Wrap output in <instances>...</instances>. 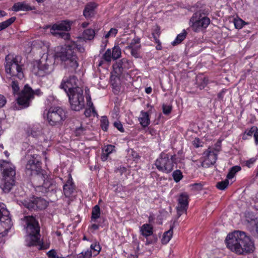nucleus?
I'll return each mask as SVG.
<instances>
[{"label": "nucleus", "instance_id": "nucleus-49", "mask_svg": "<svg viewBox=\"0 0 258 258\" xmlns=\"http://www.w3.org/2000/svg\"><path fill=\"white\" fill-rule=\"evenodd\" d=\"M172 107L170 105H163V112L164 114L168 115L171 111Z\"/></svg>", "mask_w": 258, "mask_h": 258}, {"label": "nucleus", "instance_id": "nucleus-6", "mask_svg": "<svg viewBox=\"0 0 258 258\" xmlns=\"http://www.w3.org/2000/svg\"><path fill=\"white\" fill-rule=\"evenodd\" d=\"M54 63L52 58L44 54L40 60L33 61L32 71L36 76L43 77L53 71Z\"/></svg>", "mask_w": 258, "mask_h": 258}, {"label": "nucleus", "instance_id": "nucleus-28", "mask_svg": "<svg viewBox=\"0 0 258 258\" xmlns=\"http://www.w3.org/2000/svg\"><path fill=\"white\" fill-rule=\"evenodd\" d=\"M35 200L36 209L43 210L47 207L48 203L45 200L41 198H37Z\"/></svg>", "mask_w": 258, "mask_h": 258}, {"label": "nucleus", "instance_id": "nucleus-17", "mask_svg": "<svg viewBox=\"0 0 258 258\" xmlns=\"http://www.w3.org/2000/svg\"><path fill=\"white\" fill-rule=\"evenodd\" d=\"M141 48L140 38L138 37H135L128 43V45L125 47V49L130 50L131 55L135 58L140 57V51Z\"/></svg>", "mask_w": 258, "mask_h": 258}, {"label": "nucleus", "instance_id": "nucleus-15", "mask_svg": "<svg viewBox=\"0 0 258 258\" xmlns=\"http://www.w3.org/2000/svg\"><path fill=\"white\" fill-rule=\"evenodd\" d=\"M204 160L202 163V166L204 168H208L216 163L217 159V151L213 149L208 148L204 152Z\"/></svg>", "mask_w": 258, "mask_h": 258}, {"label": "nucleus", "instance_id": "nucleus-52", "mask_svg": "<svg viewBox=\"0 0 258 258\" xmlns=\"http://www.w3.org/2000/svg\"><path fill=\"white\" fill-rule=\"evenodd\" d=\"M85 130L81 126L79 127H78L75 130V134L77 136H80L83 134Z\"/></svg>", "mask_w": 258, "mask_h": 258}, {"label": "nucleus", "instance_id": "nucleus-39", "mask_svg": "<svg viewBox=\"0 0 258 258\" xmlns=\"http://www.w3.org/2000/svg\"><path fill=\"white\" fill-rule=\"evenodd\" d=\"M67 45L69 47H71V49L74 51L75 48L77 49L79 52L82 53L84 52L85 51V48L83 46H82L81 45H78L74 42H71L70 44Z\"/></svg>", "mask_w": 258, "mask_h": 258}, {"label": "nucleus", "instance_id": "nucleus-50", "mask_svg": "<svg viewBox=\"0 0 258 258\" xmlns=\"http://www.w3.org/2000/svg\"><path fill=\"white\" fill-rule=\"evenodd\" d=\"M257 127L252 126L249 130H247L245 132V134L247 136H252L253 135H254V133L255 132Z\"/></svg>", "mask_w": 258, "mask_h": 258}, {"label": "nucleus", "instance_id": "nucleus-57", "mask_svg": "<svg viewBox=\"0 0 258 258\" xmlns=\"http://www.w3.org/2000/svg\"><path fill=\"white\" fill-rule=\"evenodd\" d=\"M255 161V159L254 158H252L246 161V165L249 167L250 165L253 164Z\"/></svg>", "mask_w": 258, "mask_h": 258}, {"label": "nucleus", "instance_id": "nucleus-9", "mask_svg": "<svg viewBox=\"0 0 258 258\" xmlns=\"http://www.w3.org/2000/svg\"><path fill=\"white\" fill-rule=\"evenodd\" d=\"M69 97V102L71 109L75 111H80L85 106L84 96L83 90L80 87L70 89L67 92Z\"/></svg>", "mask_w": 258, "mask_h": 258}, {"label": "nucleus", "instance_id": "nucleus-60", "mask_svg": "<svg viewBox=\"0 0 258 258\" xmlns=\"http://www.w3.org/2000/svg\"><path fill=\"white\" fill-rule=\"evenodd\" d=\"M152 89L151 87H147L145 89V92L147 94H149L152 92Z\"/></svg>", "mask_w": 258, "mask_h": 258}, {"label": "nucleus", "instance_id": "nucleus-21", "mask_svg": "<svg viewBox=\"0 0 258 258\" xmlns=\"http://www.w3.org/2000/svg\"><path fill=\"white\" fill-rule=\"evenodd\" d=\"M14 11H28L31 10H35V8L34 7H31L27 4L25 2H18L15 3L12 8Z\"/></svg>", "mask_w": 258, "mask_h": 258}, {"label": "nucleus", "instance_id": "nucleus-42", "mask_svg": "<svg viewBox=\"0 0 258 258\" xmlns=\"http://www.w3.org/2000/svg\"><path fill=\"white\" fill-rule=\"evenodd\" d=\"M228 184L229 181L228 179L227 178L224 181L217 182L216 184V187L219 189L223 190H224L228 186Z\"/></svg>", "mask_w": 258, "mask_h": 258}, {"label": "nucleus", "instance_id": "nucleus-31", "mask_svg": "<svg viewBox=\"0 0 258 258\" xmlns=\"http://www.w3.org/2000/svg\"><path fill=\"white\" fill-rule=\"evenodd\" d=\"M187 33L185 30H183L182 32L178 34L175 39L172 42V44L173 46L176 45L180 43L186 37Z\"/></svg>", "mask_w": 258, "mask_h": 258}, {"label": "nucleus", "instance_id": "nucleus-47", "mask_svg": "<svg viewBox=\"0 0 258 258\" xmlns=\"http://www.w3.org/2000/svg\"><path fill=\"white\" fill-rule=\"evenodd\" d=\"M113 125L114 127L117 128L118 131H119L120 132L123 133L124 132V128L122 126V124L121 123L118 121H115L113 123Z\"/></svg>", "mask_w": 258, "mask_h": 258}, {"label": "nucleus", "instance_id": "nucleus-8", "mask_svg": "<svg viewBox=\"0 0 258 258\" xmlns=\"http://www.w3.org/2000/svg\"><path fill=\"white\" fill-rule=\"evenodd\" d=\"M176 155L162 152L155 162L156 168L160 172L169 173L173 169Z\"/></svg>", "mask_w": 258, "mask_h": 258}, {"label": "nucleus", "instance_id": "nucleus-37", "mask_svg": "<svg viewBox=\"0 0 258 258\" xmlns=\"http://www.w3.org/2000/svg\"><path fill=\"white\" fill-rule=\"evenodd\" d=\"M250 225L252 228L254 234H257L258 235V218L251 220L250 222Z\"/></svg>", "mask_w": 258, "mask_h": 258}, {"label": "nucleus", "instance_id": "nucleus-30", "mask_svg": "<svg viewBox=\"0 0 258 258\" xmlns=\"http://www.w3.org/2000/svg\"><path fill=\"white\" fill-rule=\"evenodd\" d=\"M16 20L15 17H12L7 20L0 23V31L11 25Z\"/></svg>", "mask_w": 258, "mask_h": 258}, {"label": "nucleus", "instance_id": "nucleus-35", "mask_svg": "<svg viewBox=\"0 0 258 258\" xmlns=\"http://www.w3.org/2000/svg\"><path fill=\"white\" fill-rule=\"evenodd\" d=\"M11 80L12 83L11 84V86L12 88L13 94H18L20 91L19 82L17 80H15V79H13Z\"/></svg>", "mask_w": 258, "mask_h": 258}, {"label": "nucleus", "instance_id": "nucleus-48", "mask_svg": "<svg viewBox=\"0 0 258 258\" xmlns=\"http://www.w3.org/2000/svg\"><path fill=\"white\" fill-rule=\"evenodd\" d=\"M47 254L49 258H58L56 251L54 249H51L48 251Z\"/></svg>", "mask_w": 258, "mask_h": 258}, {"label": "nucleus", "instance_id": "nucleus-56", "mask_svg": "<svg viewBox=\"0 0 258 258\" xmlns=\"http://www.w3.org/2000/svg\"><path fill=\"white\" fill-rule=\"evenodd\" d=\"M253 137L254 138L255 144L258 145V130H257V127L256 128L255 132L254 133Z\"/></svg>", "mask_w": 258, "mask_h": 258}, {"label": "nucleus", "instance_id": "nucleus-14", "mask_svg": "<svg viewBox=\"0 0 258 258\" xmlns=\"http://www.w3.org/2000/svg\"><path fill=\"white\" fill-rule=\"evenodd\" d=\"M50 28V33L54 36H59L64 39H69L70 34L63 31H69L71 29V23L69 21H63L59 23L53 24Z\"/></svg>", "mask_w": 258, "mask_h": 258}, {"label": "nucleus", "instance_id": "nucleus-53", "mask_svg": "<svg viewBox=\"0 0 258 258\" xmlns=\"http://www.w3.org/2000/svg\"><path fill=\"white\" fill-rule=\"evenodd\" d=\"M6 99L5 97L0 95V107H3L6 103Z\"/></svg>", "mask_w": 258, "mask_h": 258}, {"label": "nucleus", "instance_id": "nucleus-19", "mask_svg": "<svg viewBox=\"0 0 258 258\" xmlns=\"http://www.w3.org/2000/svg\"><path fill=\"white\" fill-rule=\"evenodd\" d=\"M78 79L75 76H70L68 79L62 80L60 88L64 89L67 93L70 89L78 87L77 85Z\"/></svg>", "mask_w": 258, "mask_h": 258}, {"label": "nucleus", "instance_id": "nucleus-27", "mask_svg": "<svg viewBox=\"0 0 258 258\" xmlns=\"http://www.w3.org/2000/svg\"><path fill=\"white\" fill-rule=\"evenodd\" d=\"M95 31L93 29H87L84 31L83 37L84 39L91 40L95 36Z\"/></svg>", "mask_w": 258, "mask_h": 258}, {"label": "nucleus", "instance_id": "nucleus-45", "mask_svg": "<svg viewBox=\"0 0 258 258\" xmlns=\"http://www.w3.org/2000/svg\"><path fill=\"white\" fill-rule=\"evenodd\" d=\"M111 50L110 49H108L104 54L103 55V58L104 60L107 62H110L112 58V54H111Z\"/></svg>", "mask_w": 258, "mask_h": 258}, {"label": "nucleus", "instance_id": "nucleus-2", "mask_svg": "<svg viewBox=\"0 0 258 258\" xmlns=\"http://www.w3.org/2000/svg\"><path fill=\"white\" fill-rule=\"evenodd\" d=\"M54 57L55 59L61 61L64 69L69 72H75L79 66L78 57L75 51L67 45L56 48Z\"/></svg>", "mask_w": 258, "mask_h": 258}, {"label": "nucleus", "instance_id": "nucleus-5", "mask_svg": "<svg viewBox=\"0 0 258 258\" xmlns=\"http://www.w3.org/2000/svg\"><path fill=\"white\" fill-rule=\"evenodd\" d=\"M0 166L3 169V182L1 188L5 192H8L14 185L15 182V167L11 162L1 161Z\"/></svg>", "mask_w": 258, "mask_h": 258}, {"label": "nucleus", "instance_id": "nucleus-43", "mask_svg": "<svg viewBox=\"0 0 258 258\" xmlns=\"http://www.w3.org/2000/svg\"><path fill=\"white\" fill-rule=\"evenodd\" d=\"M118 30L116 28H112L110 30L105 33L104 37L105 39H107L109 37H114L117 34Z\"/></svg>", "mask_w": 258, "mask_h": 258}, {"label": "nucleus", "instance_id": "nucleus-20", "mask_svg": "<svg viewBox=\"0 0 258 258\" xmlns=\"http://www.w3.org/2000/svg\"><path fill=\"white\" fill-rule=\"evenodd\" d=\"M97 5L95 3H88L83 11V15L86 19H89L95 15V10Z\"/></svg>", "mask_w": 258, "mask_h": 258}, {"label": "nucleus", "instance_id": "nucleus-36", "mask_svg": "<svg viewBox=\"0 0 258 258\" xmlns=\"http://www.w3.org/2000/svg\"><path fill=\"white\" fill-rule=\"evenodd\" d=\"M92 251L94 256L96 255L99 253L101 250V247L99 243L95 242L90 245V249Z\"/></svg>", "mask_w": 258, "mask_h": 258}, {"label": "nucleus", "instance_id": "nucleus-58", "mask_svg": "<svg viewBox=\"0 0 258 258\" xmlns=\"http://www.w3.org/2000/svg\"><path fill=\"white\" fill-rule=\"evenodd\" d=\"M225 93V91L222 90L220 92H219L218 94V97L219 99H222L223 98L224 94Z\"/></svg>", "mask_w": 258, "mask_h": 258}, {"label": "nucleus", "instance_id": "nucleus-18", "mask_svg": "<svg viewBox=\"0 0 258 258\" xmlns=\"http://www.w3.org/2000/svg\"><path fill=\"white\" fill-rule=\"evenodd\" d=\"M188 196L186 193L180 195L178 200V206L177 207L178 214L180 216L183 212H186L188 205Z\"/></svg>", "mask_w": 258, "mask_h": 258}, {"label": "nucleus", "instance_id": "nucleus-44", "mask_svg": "<svg viewBox=\"0 0 258 258\" xmlns=\"http://www.w3.org/2000/svg\"><path fill=\"white\" fill-rule=\"evenodd\" d=\"M86 100L87 106L89 107V108H91L93 115H97V112L95 110V107L93 106V102L91 101V96L90 95L87 96Z\"/></svg>", "mask_w": 258, "mask_h": 258}, {"label": "nucleus", "instance_id": "nucleus-12", "mask_svg": "<svg viewBox=\"0 0 258 258\" xmlns=\"http://www.w3.org/2000/svg\"><path fill=\"white\" fill-rule=\"evenodd\" d=\"M48 123L51 125L60 124L66 119V112L59 107H51L47 112Z\"/></svg>", "mask_w": 258, "mask_h": 258}, {"label": "nucleus", "instance_id": "nucleus-62", "mask_svg": "<svg viewBox=\"0 0 258 258\" xmlns=\"http://www.w3.org/2000/svg\"><path fill=\"white\" fill-rule=\"evenodd\" d=\"M118 170L120 172L121 174L126 171V168L124 167H120Z\"/></svg>", "mask_w": 258, "mask_h": 258}, {"label": "nucleus", "instance_id": "nucleus-34", "mask_svg": "<svg viewBox=\"0 0 258 258\" xmlns=\"http://www.w3.org/2000/svg\"><path fill=\"white\" fill-rule=\"evenodd\" d=\"M111 53L112 59H117L121 55V49L118 46H114L111 50Z\"/></svg>", "mask_w": 258, "mask_h": 258}, {"label": "nucleus", "instance_id": "nucleus-29", "mask_svg": "<svg viewBox=\"0 0 258 258\" xmlns=\"http://www.w3.org/2000/svg\"><path fill=\"white\" fill-rule=\"evenodd\" d=\"M173 235V228L171 227L170 229L165 232L163 236L161 239L162 243L163 244H167L171 239Z\"/></svg>", "mask_w": 258, "mask_h": 258}, {"label": "nucleus", "instance_id": "nucleus-38", "mask_svg": "<svg viewBox=\"0 0 258 258\" xmlns=\"http://www.w3.org/2000/svg\"><path fill=\"white\" fill-rule=\"evenodd\" d=\"M172 176L174 180L176 182H178L182 178V173L179 170H175L172 173Z\"/></svg>", "mask_w": 258, "mask_h": 258}, {"label": "nucleus", "instance_id": "nucleus-7", "mask_svg": "<svg viewBox=\"0 0 258 258\" xmlns=\"http://www.w3.org/2000/svg\"><path fill=\"white\" fill-rule=\"evenodd\" d=\"M25 159L26 160V172L29 175L36 174L37 178H42L43 174L39 173L41 170L40 157L37 154H32L29 151L26 154Z\"/></svg>", "mask_w": 258, "mask_h": 258}, {"label": "nucleus", "instance_id": "nucleus-59", "mask_svg": "<svg viewBox=\"0 0 258 258\" xmlns=\"http://www.w3.org/2000/svg\"><path fill=\"white\" fill-rule=\"evenodd\" d=\"M91 228L94 230H97L99 228V225L94 223L91 225Z\"/></svg>", "mask_w": 258, "mask_h": 258}, {"label": "nucleus", "instance_id": "nucleus-22", "mask_svg": "<svg viewBox=\"0 0 258 258\" xmlns=\"http://www.w3.org/2000/svg\"><path fill=\"white\" fill-rule=\"evenodd\" d=\"M115 150V146L108 145L104 147L102 150L101 159L103 161L107 160L109 155Z\"/></svg>", "mask_w": 258, "mask_h": 258}, {"label": "nucleus", "instance_id": "nucleus-3", "mask_svg": "<svg viewBox=\"0 0 258 258\" xmlns=\"http://www.w3.org/2000/svg\"><path fill=\"white\" fill-rule=\"evenodd\" d=\"M26 230V241L29 246L40 245V227L38 221L32 216H25L21 219Z\"/></svg>", "mask_w": 258, "mask_h": 258}, {"label": "nucleus", "instance_id": "nucleus-40", "mask_svg": "<svg viewBox=\"0 0 258 258\" xmlns=\"http://www.w3.org/2000/svg\"><path fill=\"white\" fill-rule=\"evenodd\" d=\"M235 28L237 29H241L246 23L240 18H235L233 21Z\"/></svg>", "mask_w": 258, "mask_h": 258}, {"label": "nucleus", "instance_id": "nucleus-33", "mask_svg": "<svg viewBox=\"0 0 258 258\" xmlns=\"http://www.w3.org/2000/svg\"><path fill=\"white\" fill-rule=\"evenodd\" d=\"M92 255L91 250L87 249L78 254L76 255V258H91Z\"/></svg>", "mask_w": 258, "mask_h": 258}, {"label": "nucleus", "instance_id": "nucleus-41", "mask_svg": "<svg viewBox=\"0 0 258 258\" xmlns=\"http://www.w3.org/2000/svg\"><path fill=\"white\" fill-rule=\"evenodd\" d=\"M100 122L102 129L104 131H106L108 129L109 124L107 117L106 116H102L100 120Z\"/></svg>", "mask_w": 258, "mask_h": 258}, {"label": "nucleus", "instance_id": "nucleus-61", "mask_svg": "<svg viewBox=\"0 0 258 258\" xmlns=\"http://www.w3.org/2000/svg\"><path fill=\"white\" fill-rule=\"evenodd\" d=\"M7 14L5 11L0 10V18L6 16Z\"/></svg>", "mask_w": 258, "mask_h": 258}, {"label": "nucleus", "instance_id": "nucleus-10", "mask_svg": "<svg viewBox=\"0 0 258 258\" xmlns=\"http://www.w3.org/2000/svg\"><path fill=\"white\" fill-rule=\"evenodd\" d=\"M210 23V19L200 10L195 13L189 20V25L195 32H200L206 29Z\"/></svg>", "mask_w": 258, "mask_h": 258}, {"label": "nucleus", "instance_id": "nucleus-25", "mask_svg": "<svg viewBox=\"0 0 258 258\" xmlns=\"http://www.w3.org/2000/svg\"><path fill=\"white\" fill-rule=\"evenodd\" d=\"M140 124L143 127L147 126L150 123L149 115L148 112L141 111V116L139 118Z\"/></svg>", "mask_w": 258, "mask_h": 258}, {"label": "nucleus", "instance_id": "nucleus-32", "mask_svg": "<svg viewBox=\"0 0 258 258\" xmlns=\"http://www.w3.org/2000/svg\"><path fill=\"white\" fill-rule=\"evenodd\" d=\"M241 167L239 166H235L231 168L228 173L227 175L228 179H232L235 176V174L241 170Z\"/></svg>", "mask_w": 258, "mask_h": 258}, {"label": "nucleus", "instance_id": "nucleus-13", "mask_svg": "<svg viewBox=\"0 0 258 258\" xmlns=\"http://www.w3.org/2000/svg\"><path fill=\"white\" fill-rule=\"evenodd\" d=\"M10 213L3 203H0V237L5 236L12 226Z\"/></svg>", "mask_w": 258, "mask_h": 258}, {"label": "nucleus", "instance_id": "nucleus-16", "mask_svg": "<svg viewBox=\"0 0 258 258\" xmlns=\"http://www.w3.org/2000/svg\"><path fill=\"white\" fill-rule=\"evenodd\" d=\"M153 227L150 224H144L140 227V232L141 235L146 238V244L149 245L156 242L157 238L154 237L151 240H149L148 237L152 236L153 234Z\"/></svg>", "mask_w": 258, "mask_h": 258}, {"label": "nucleus", "instance_id": "nucleus-55", "mask_svg": "<svg viewBox=\"0 0 258 258\" xmlns=\"http://www.w3.org/2000/svg\"><path fill=\"white\" fill-rule=\"evenodd\" d=\"M149 133L153 137H155L157 134V131L154 128H149L148 130Z\"/></svg>", "mask_w": 258, "mask_h": 258}, {"label": "nucleus", "instance_id": "nucleus-1", "mask_svg": "<svg viewBox=\"0 0 258 258\" xmlns=\"http://www.w3.org/2000/svg\"><path fill=\"white\" fill-rule=\"evenodd\" d=\"M227 247L238 254H243L254 251L253 242L249 237L242 231H237L229 234L226 238Z\"/></svg>", "mask_w": 258, "mask_h": 258}, {"label": "nucleus", "instance_id": "nucleus-26", "mask_svg": "<svg viewBox=\"0 0 258 258\" xmlns=\"http://www.w3.org/2000/svg\"><path fill=\"white\" fill-rule=\"evenodd\" d=\"M100 209L98 205H95L92 209L91 213V221L95 222L100 217Z\"/></svg>", "mask_w": 258, "mask_h": 258}, {"label": "nucleus", "instance_id": "nucleus-51", "mask_svg": "<svg viewBox=\"0 0 258 258\" xmlns=\"http://www.w3.org/2000/svg\"><path fill=\"white\" fill-rule=\"evenodd\" d=\"M208 83V79L207 78H203V82L201 84L199 85V87L200 89H204Z\"/></svg>", "mask_w": 258, "mask_h": 258}, {"label": "nucleus", "instance_id": "nucleus-24", "mask_svg": "<svg viewBox=\"0 0 258 258\" xmlns=\"http://www.w3.org/2000/svg\"><path fill=\"white\" fill-rule=\"evenodd\" d=\"M74 185L72 180H69L63 185V192L66 197H69L73 192Z\"/></svg>", "mask_w": 258, "mask_h": 258}, {"label": "nucleus", "instance_id": "nucleus-63", "mask_svg": "<svg viewBox=\"0 0 258 258\" xmlns=\"http://www.w3.org/2000/svg\"><path fill=\"white\" fill-rule=\"evenodd\" d=\"M89 25V23L88 22H84L82 24V27L83 28L87 27Z\"/></svg>", "mask_w": 258, "mask_h": 258}, {"label": "nucleus", "instance_id": "nucleus-4", "mask_svg": "<svg viewBox=\"0 0 258 258\" xmlns=\"http://www.w3.org/2000/svg\"><path fill=\"white\" fill-rule=\"evenodd\" d=\"M5 69L10 80H22L24 78V65L20 55H7L5 57Z\"/></svg>", "mask_w": 258, "mask_h": 258}, {"label": "nucleus", "instance_id": "nucleus-54", "mask_svg": "<svg viewBox=\"0 0 258 258\" xmlns=\"http://www.w3.org/2000/svg\"><path fill=\"white\" fill-rule=\"evenodd\" d=\"M92 113L91 108H88L86 109L84 111V114L86 117H90Z\"/></svg>", "mask_w": 258, "mask_h": 258}, {"label": "nucleus", "instance_id": "nucleus-46", "mask_svg": "<svg viewBox=\"0 0 258 258\" xmlns=\"http://www.w3.org/2000/svg\"><path fill=\"white\" fill-rule=\"evenodd\" d=\"M25 206L29 209H36L35 200L29 202H26Z\"/></svg>", "mask_w": 258, "mask_h": 258}, {"label": "nucleus", "instance_id": "nucleus-23", "mask_svg": "<svg viewBox=\"0 0 258 258\" xmlns=\"http://www.w3.org/2000/svg\"><path fill=\"white\" fill-rule=\"evenodd\" d=\"M38 178L39 179V178ZM40 178L43 181L42 187L45 189L46 192L53 191L55 189L56 186L53 180L45 179V178L44 175L42 178Z\"/></svg>", "mask_w": 258, "mask_h": 258}, {"label": "nucleus", "instance_id": "nucleus-11", "mask_svg": "<svg viewBox=\"0 0 258 258\" xmlns=\"http://www.w3.org/2000/svg\"><path fill=\"white\" fill-rule=\"evenodd\" d=\"M42 93L39 89L34 91L28 85H26L17 98V102L24 107H27L34 95L40 96Z\"/></svg>", "mask_w": 258, "mask_h": 258}, {"label": "nucleus", "instance_id": "nucleus-64", "mask_svg": "<svg viewBox=\"0 0 258 258\" xmlns=\"http://www.w3.org/2000/svg\"><path fill=\"white\" fill-rule=\"evenodd\" d=\"M196 141H197L198 142H199V139L195 140L194 141V145H195V146L196 148H198V147H200V145H199V144H198V143H197V144L196 143Z\"/></svg>", "mask_w": 258, "mask_h": 258}]
</instances>
